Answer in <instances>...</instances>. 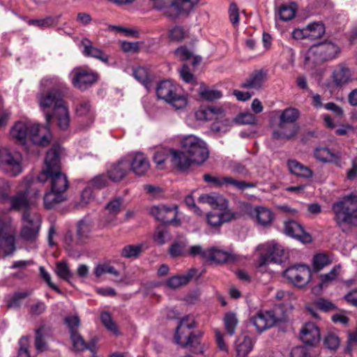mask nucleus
<instances>
[{
  "instance_id": "nucleus-11",
  "label": "nucleus",
  "mask_w": 357,
  "mask_h": 357,
  "mask_svg": "<svg viewBox=\"0 0 357 357\" xmlns=\"http://www.w3.org/2000/svg\"><path fill=\"white\" fill-rule=\"evenodd\" d=\"M340 52L337 45L326 41L312 45L307 52L306 59H312L314 62L329 61L335 59Z\"/></svg>"
},
{
  "instance_id": "nucleus-12",
  "label": "nucleus",
  "mask_w": 357,
  "mask_h": 357,
  "mask_svg": "<svg viewBox=\"0 0 357 357\" xmlns=\"http://www.w3.org/2000/svg\"><path fill=\"white\" fill-rule=\"evenodd\" d=\"M260 252L258 260L259 266H263L269 262L281 263L284 255L282 247L275 241L267 242L257 246Z\"/></svg>"
},
{
  "instance_id": "nucleus-52",
  "label": "nucleus",
  "mask_w": 357,
  "mask_h": 357,
  "mask_svg": "<svg viewBox=\"0 0 357 357\" xmlns=\"http://www.w3.org/2000/svg\"><path fill=\"white\" fill-rule=\"evenodd\" d=\"M56 274L62 280L70 282L73 278V273L70 272L67 264L65 261H59L56 264Z\"/></svg>"
},
{
  "instance_id": "nucleus-29",
  "label": "nucleus",
  "mask_w": 357,
  "mask_h": 357,
  "mask_svg": "<svg viewBox=\"0 0 357 357\" xmlns=\"http://www.w3.org/2000/svg\"><path fill=\"white\" fill-rule=\"evenodd\" d=\"M250 214L255 218L257 223L261 226L269 225L274 218L272 211L263 206H257L254 208L250 211Z\"/></svg>"
},
{
  "instance_id": "nucleus-3",
  "label": "nucleus",
  "mask_w": 357,
  "mask_h": 357,
  "mask_svg": "<svg viewBox=\"0 0 357 357\" xmlns=\"http://www.w3.org/2000/svg\"><path fill=\"white\" fill-rule=\"evenodd\" d=\"M334 220L340 227L344 225L357 226V195H346L332 204Z\"/></svg>"
},
{
  "instance_id": "nucleus-18",
  "label": "nucleus",
  "mask_w": 357,
  "mask_h": 357,
  "mask_svg": "<svg viewBox=\"0 0 357 357\" xmlns=\"http://www.w3.org/2000/svg\"><path fill=\"white\" fill-rule=\"evenodd\" d=\"M203 178L205 182L212 183L217 187L231 185L241 190H243L246 188H255L257 186L255 183L238 181L231 176L215 177L210 174H204Z\"/></svg>"
},
{
  "instance_id": "nucleus-15",
  "label": "nucleus",
  "mask_w": 357,
  "mask_h": 357,
  "mask_svg": "<svg viewBox=\"0 0 357 357\" xmlns=\"http://www.w3.org/2000/svg\"><path fill=\"white\" fill-rule=\"evenodd\" d=\"M50 126V124H48L47 121L45 125L36 122L32 123L30 132H29V139L33 145L45 147L51 143L53 135Z\"/></svg>"
},
{
  "instance_id": "nucleus-34",
  "label": "nucleus",
  "mask_w": 357,
  "mask_h": 357,
  "mask_svg": "<svg viewBox=\"0 0 357 357\" xmlns=\"http://www.w3.org/2000/svg\"><path fill=\"white\" fill-rule=\"evenodd\" d=\"M77 115L86 118V122L83 128L90 126L94 119V116L91 110L90 102L87 100L80 101L76 106L75 108Z\"/></svg>"
},
{
  "instance_id": "nucleus-51",
  "label": "nucleus",
  "mask_w": 357,
  "mask_h": 357,
  "mask_svg": "<svg viewBox=\"0 0 357 357\" xmlns=\"http://www.w3.org/2000/svg\"><path fill=\"white\" fill-rule=\"evenodd\" d=\"M142 251V245H126L121 251V256L123 258H137Z\"/></svg>"
},
{
  "instance_id": "nucleus-21",
  "label": "nucleus",
  "mask_w": 357,
  "mask_h": 357,
  "mask_svg": "<svg viewBox=\"0 0 357 357\" xmlns=\"http://www.w3.org/2000/svg\"><path fill=\"white\" fill-rule=\"evenodd\" d=\"M177 208V206L167 207L165 205H158L151 206L149 212L156 220L165 224H172L176 218Z\"/></svg>"
},
{
  "instance_id": "nucleus-47",
  "label": "nucleus",
  "mask_w": 357,
  "mask_h": 357,
  "mask_svg": "<svg viewBox=\"0 0 357 357\" xmlns=\"http://www.w3.org/2000/svg\"><path fill=\"white\" fill-rule=\"evenodd\" d=\"M225 329L227 334L233 335L238 325V320L234 312H227L223 318Z\"/></svg>"
},
{
  "instance_id": "nucleus-37",
  "label": "nucleus",
  "mask_w": 357,
  "mask_h": 357,
  "mask_svg": "<svg viewBox=\"0 0 357 357\" xmlns=\"http://www.w3.org/2000/svg\"><path fill=\"white\" fill-rule=\"evenodd\" d=\"M93 228V223L91 220H81L77 226V236L79 243H85L90 237Z\"/></svg>"
},
{
  "instance_id": "nucleus-26",
  "label": "nucleus",
  "mask_w": 357,
  "mask_h": 357,
  "mask_svg": "<svg viewBox=\"0 0 357 357\" xmlns=\"http://www.w3.org/2000/svg\"><path fill=\"white\" fill-rule=\"evenodd\" d=\"M198 202L208 204L213 208L218 210H225L228 207V200L217 193L202 194L199 197Z\"/></svg>"
},
{
  "instance_id": "nucleus-42",
  "label": "nucleus",
  "mask_w": 357,
  "mask_h": 357,
  "mask_svg": "<svg viewBox=\"0 0 357 357\" xmlns=\"http://www.w3.org/2000/svg\"><path fill=\"white\" fill-rule=\"evenodd\" d=\"M195 326L194 319L189 315L184 317L180 320L179 324L176 327L174 339L177 340V336L183 337L190 333L189 331Z\"/></svg>"
},
{
  "instance_id": "nucleus-57",
  "label": "nucleus",
  "mask_w": 357,
  "mask_h": 357,
  "mask_svg": "<svg viewBox=\"0 0 357 357\" xmlns=\"http://www.w3.org/2000/svg\"><path fill=\"white\" fill-rule=\"evenodd\" d=\"M340 266H335L333 269L328 273L321 275L320 276L321 287L327 286L330 282L335 280L337 276L339 275Z\"/></svg>"
},
{
  "instance_id": "nucleus-55",
  "label": "nucleus",
  "mask_w": 357,
  "mask_h": 357,
  "mask_svg": "<svg viewBox=\"0 0 357 357\" xmlns=\"http://www.w3.org/2000/svg\"><path fill=\"white\" fill-rule=\"evenodd\" d=\"M155 151L153 153V156H180L181 152L179 150L171 149L163 146L153 147Z\"/></svg>"
},
{
  "instance_id": "nucleus-22",
  "label": "nucleus",
  "mask_w": 357,
  "mask_h": 357,
  "mask_svg": "<svg viewBox=\"0 0 357 357\" xmlns=\"http://www.w3.org/2000/svg\"><path fill=\"white\" fill-rule=\"evenodd\" d=\"M284 231L287 235L303 243H307L312 241L310 234L305 232L303 227L294 220H289L284 222Z\"/></svg>"
},
{
  "instance_id": "nucleus-10",
  "label": "nucleus",
  "mask_w": 357,
  "mask_h": 357,
  "mask_svg": "<svg viewBox=\"0 0 357 357\" xmlns=\"http://www.w3.org/2000/svg\"><path fill=\"white\" fill-rule=\"evenodd\" d=\"M69 77L75 88L86 91L97 82L99 76L89 67L80 66L74 68L70 73Z\"/></svg>"
},
{
  "instance_id": "nucleus-27",
  "label": "nucleus",
  "mask_w": 357,
  "mask_h": 357,
  "mask_svg": "<svg viewBox=\"0 0 357 357\" xmlns=\"http://www.w3.org/2000/svg\"><path fill=\"white\" fill-rule=\"evenodd\" d=\"M238 257L232 253L225 252L222 250L211 248L208 249V261H214L218 264L226 262H234Z\"/></svg>"
},
{
  "instance_id": "nucleus-50",
  "label": "nucleus",
  "mask_w": 357,
  "mask_h": 357,
  "mask_svg": "<svg viewBox=\"0 0 357 357\" xmlns=\"http://www.w3.org/2000/svg\"><path fill=\"white\" fill-rule=\"evenodd\" d=\"M188 34V31L181 26L176 25L168 31V38L172 42H181Z\"/></svg>"
},
{
  "instance_id": "nucleus-36",
  "label": "nucleus",
  "mask_w": 357,
  "mask_h": 357,
  "mask_svg": "<svg viewBox=\"0 0 357 357\" xmlns=\"http://www.w3.org/2000/svg\"><path fill=\"white\" fill-rule=\"evenodd\" d=\"M196 273L194 268L190 269L186 275H177L169 278L166 283L172 289H176L187 284Z\"/></svg>"
},
{
  "instance_id": "nucleus-61",
  "label": "nucleus",
  "mask_w": 357,
  "mask_h": 357,
  "mask_svg": "<svg viewBox=\"0 0 357 357\" xmlns=\"http://www.w3.org/2000/svg\"><path fill=\"white\" fill-rule=\"evenodd\" d=\"M257 119L255 116L250 112L241 113L235 118V122L241 124H255Z\"/></svg>"
},
{
  "instance_id": "nucleus-62",
  "label": "nucleus",
  "mask_w": 357,
  "mask_h": 357,
  "mask_svg": "<svg viewBox=\"0 0 357 357\" xmlns=\"http://www.w3.org/2000/svg\"><path fill=\"white\" fill-rule=\"evenodd\" d=\"M105 273L112 274L115 276L119 275V272L114 267L111 266L99 265L95 268L94 274L98 278Z\"/></svg>"
},
{
  "instance_id": "nucleus-58",
  "label": "nucleus",
  "mask_w": 357,
  "mask_h": 357,
  "mask_svg": "<svg viewBox=\"0 0 357 357\" xmlns=\"http://www.w3.org/2000/svg\"><path fill=\"white\" fill-rule=\"evenodd\" d=\"M100 320L102 324L107 330L115 334L118 333V327L116 324L114 323V321L112 320V318L109 312H104L101 313Z\"/></svg>"
},
{
  "instance_id": "nucleus-49",
  "label": "nucleus",
  "mask_w": 357,
  "mask_h": 357,
  "mask_svg": "<svg viewBox=\"0 0 357 357\" xmlns=\"http://www.w3.org/2000/svg\"><path fill=\"white\" fill-rule=\"evenodd\" d=\"M133 75L135 78L141 82L147 90L151 87V81L146 68L139 67L134 70Z\"/></svg>"
},
{
  "instance_id": "nucleus-25",
  "label": "nucleus",
  "mask_w": 357,
  "mask_h": 357,
  "mask_svg": "<svg viewBox=\"0 0 357 357\" xmlns=\"http://www.w3.org/2000/svg\"><path fill=\"white\" fill-rule=\"evenodd\" d=\"M52 118L56 120L57 127L60 130H66L68 129L70 123V117L66 102H63L62 105H59L52 112Z\"/></svg>"
},
{
  "instance_id": "nucleus-24",
  "label": "nucleus",
  "mask_w": 357,
  "mask_h": 357,
  "mask_svg": "<svg viewBox=\"0 0 357 357\" xmlns=\"http://www.w3.org/2000/svg\"><path fill=\"white\" fill-rule=\"evenodd\" d=\"M301 339L305 344L315 346L320 341V331L314 323H306L301 331Z\"/></svg>"
},
{
  "instance_id": "nucleus-56",
  "label": "nucleus",
  "mask_w": 357,
  "mask_h": 357,
  "mask_svg": "<svg viewBox=\"0 0 357 357\" xmlns=\"http://www.w3.org/2000/svg\"><path fill=\"white\" fill-rule=\"evenodd\" d=\"M313 305L323 312H331L336 310V306L331 301L323 298H319L314 301Z\"/></svg>"
},
{
  "instance_id": "nucleus-64",
  "label": "nucleus",
  "mask_w": 357,
  "mask_h": 357,
  "mask_svg": "<svg viewBox=\"0 0 357 357\" xmlns=\"http://www.w3.org/2000/svg\"><path fill=\"white\" fill-rule=\"evenodd\" d=\"M324 344L331 350H335L340 345V339L334 333H328L324 339Z\"/></svg>"
},
{
  "instance_id": "nucleus-5",
  "label": "nucleus",
  "mask_w": 357,
  "mask_h": 357,
  "mask_svg": "<svg viewBox=\"0 0 357 357\" xmlns=\"http://www.w3.org/2000/svg\"><path fill=\"white\" fill-rule=\"evenodd\" d=\"M299 115V111L294 107H288L282 110L279 118L278 129L273 132V139H290L294 137L298 131L294 123Z\"/></svg>"
},
{
  "instance_id": "nucleus-46",
  "label": "nucleus",
  "mask_w": 357,
  "mask_h": 357,
  "mask_svg": "<svg viewBox=\"0 0 357 357\" xmlns=\"http://www.w3.org/2000/svg\"><path fill=\"white\" fill-rule=\"evenodd\" d=\"M3 169L10 176H15L22 172L20 162L15 158L7 159L3 165Z\"/></svg>"
},
{
  "instance_id": "nucleus-1",
  "label": "nucleus",
  "mask_w": 357,
  "mask_h": 357,
  "mask_svg": "<svg viewBox=\"0 0 357 357\" xmlns=\"http://www.w3.org/2000/svg\"><path fill=\"white\" fill-rule=\"evenodd\" d=\"M41 90L37 95V101L40 110L44 113L46 121L51 124L52 119L50 109H54L65 101L61 92L66 89L64 82L59 77H46L40 81Z\"/></svg>"
},
{
  "instance_id": "nucleus-44",
  "label": "nucleus",
  "mask_w": 357,
  "mask_h": 357,
  "mask_svg": "<svg viewBox=\"0 0 357 357\" xmlns=\"http://www.w3.org/2000/svg\"><path fill=\"white\" fill-rule=\"evenodd\" d=\"M296 13V5L294 3L282 5L278 11V15L282 21H289L293 19Z\"/></svg>"
},
{
  "instance_id": "nucleus-40",
  "label": "nucleus",
  "mask_w": 357,
  "mask_h": 357,
  "mask_svg": "<svg viewBox=\"0 0 357 357\" xmlns=\"http://www.w3.org/2000/svg\"><path fill=\"white\" fill-rule=\"evenodd\" d=\"M206 158L199 162L191 160V158H171L170 162L172 166L176 170L183 172L187 171L194 163H197L198 165L203 164Z\"/></svg>"
},
{
  "instance_id": "nucleus-6",
  "label": "nucleus",
  "mask_w": 357,
  "mask_h": 357,
  "mask_svg": "<svg viewBox=\"0 0 357 357\" xmlns=\"http://www.w3.org/2000/svg\"><path fill=\"white\" fill-rule=\"evenodd\" d=\"M38 183L34 181L32 175L26 176L21 182L20 186L24 188V191L18 192L16 195L9 198L10 202V211L27 210L29 207V201L27 196L37 197L40 194V190L36 186Z\"/></svg>"
},
{
  "instance_id": "nucleus-30",
  "label": "nucleus",
  "mask_w": 357,
  "mask_h": 357,
  "mask_svg": "<svg viewBox=\"0 0 357 357\" xmlns=\"http://www.w3.org/2000/svg\"><path fill=\"white\" fill-rule=\"evenodd\" d=\"M128 163L123 160L111 165L107 169L108 178L113 182L121 181L127 174Z\"/></svg>"
},
{
  "instance_id": "nucleus-60",
  "label": "nucleus",
  "mask_w": 357,
  "mask_h": 357,
  "mask_svg": "<svg viewBox=\"0 0 357 357\" xmlns=\"http://www.w3.org/2000/svg\"><path fill=\"white\" fill-rule=\"evenodd\" d=\"M19 349L16 357H30L29 351V341L28 337L23 336L19 340Z\"/></svg>"
},
{
  "instance_id": "nucleus-38",
  "label": "nucleus",
  "mask_w": 357,
  "mask_h": 357,
  "mask_svg": "<svg viewBox=\"0 0 357 357\" xmlns=\"http://www.w3.org/2000/svg\"><path fill=\"white\" fill-rule=\"evenodd\" d=\"M187 238L183 236L179 237L170 245L168 252L169 255L173 258L185 256L187 253Z\"/></svg>"
},
{
  "instance_id": "nucleus-19",
  "label": "nucleus",
  "mask_w": 357,
  "mask_h": 357,
  "mask_svg": "<svg viewBox=\"0 0 357 357\" xmlns=\"http://www.w3.org/2000/svg\"><path fill=\"white\" fill-rule=\"evenodd\" d=\"M325 33V27L323 23L315 22L309 24L303 29H296L292 32V36L296 40L308 38L316 40L321 38Z\"/></svg>"
},
{
  "instance_id": "nucleus-20",
  "label": "nucleus",
  "mask_w": 357,
  "mask_h": 357,
  "mask_svg": "<svg viewBox=\"0 0 357 357\" xmlns=\"http://www.w3.org/2000/svg\"><path fill=\"white\" fill-rule=\"evenodd\" d=\"M31 121H17L10 128V135L13 139L22 144L23 148L26 151L27 153H30L28 145L26 144V138H29V132H30Z\"/></svg>"
},
{
  "instance_id": "nucleus-7",
  "label": "nucleus",
  "mask_w": 357,
  "mask_h": 357,
  "mask_svg": "<svg viewBox=\"0 0 357 357\" xmlns=\"http://www.w3.org/2000/svg\"><path fill=\"white\" fill-rule=\"evenodd\" d=\"M153 7L167 17L175 20L182 13H189L199 0H152Z\"/></svg>"
},
{
  "instance_id": "nucleus-35",
  "label": "nucleus",
  "mask_w": 357,
  "mask_h": 357,
  "mask_svg": "<svg viewBox=\"0 0 357 357\" xmlns=\"http://www.w3.org/2000/svg\"><path fill=\"white\" fill-rule=\"evenodd\" d=\"M128 163L130 166V170L137 176L144 175L150 169V162L147 158H132Z\"/></svg>"
},
{
  "instance_id": "nucleus-45",
  "label": "nucleus",
  "mask_w": 357,
  "mask_h": 357,
  "mask_svg": "<svg viewBox=\"0 0 357 357\" xmlns=\"http://www.w3.org/2000/svg\"><path fill=\"white\" fill-rule=\"evenodd\" d=\"M198 93L202 98L208 101L216 100L222 97L220 91L210 89L203 84H201L198 89Z\"/></svg>"
},
{
  "instance_id": "nucleus-39",
  "label": "nucleus",
  "mask_w": 357,
  "mask_h": 357,
  "mask_svg": "<svg viewBox=\"0 0 357 357\" xmlns=\"http://www.w3.org/2000/svg\"><path fill=\"white\" fill-rule=\"evenodd\" d=\"M70 338L73 342V345L75 349L77 351H82L86 349H89L91 351H93L95 349L96 341L93 340L89 343H86L78 332L70 334Z\"/></svg>"
},
{
  "instance_id": "nucleus-43",
  "label": "nucleus",
  "mask_w": 357,
  "mask_h": 357,
  "mask_svg": "<svg viewBox=\"0 0 357 357\" xmlns=\"http://www.w3.org/2000/svg\"><path fill=\"white\" fill-rule=\"evenodd\" d=\"M66 197L63 194L54 192L52 189L44 195V206L47 209L53 208L56 204L63 202Z\"/></svg>"
},
{
  "instance_id": "nucleus-13",
  "label": "nucleus",
  "mask_w": 357,
  "mask_h": 357,
  "mask_svg": "<svg viewBox=\"0 0 357 357\" xmlns=\"http://www.w3.org/2000/svg\"><path fill=\"white\" fill-rule=\"evenodd\" d=\"M181 147L192 156H208L209 151L206 144L201 138L193 135H183L178 137Z\"/></svg>"
},
{
  "instance_id": "nucleus-32",
  "label": "nucleus",
  "mask_w": 357,
  "mask_h": 357,
  "mask_svg": "<svg viewBox=\"0 0 357 357\" xmlns=\"http://www.w3.org/2000/svg\"><path fill=\"white\" fill-rule=\"evenodd\" d=\"M82 45L84 47V55L98 59L105 63H108L109 56L101 50L93 46L90 40L84 39L82 40Z\"/></svg>"
},
{
  "instance_id": "nucleus-8",
  "label": "nucleus",
  "mask_w": 357,
  "mask_h": 357,
  "mask_svg": "<svg viewBox=\"0 0 357 357\" xmlns=\"http://www.w3.org/2000/svg\"><path fill=\"white\" fill-rule=\"evenodd\" d=\"M196 117L200 121H213V130L218 132H226L231 125V121L225 118L224 111L220 107H206L196 112Z\"/></svg>"
},
{
  "instance_id": "nucleus-14",
  "label": "nucleus",
  "mask_w": 357,
  "mask_h": 357,
  "mask_svg": "<svg viewBox=\"0 0 357 357\" xmlns=\"http://www.w3.org/2000/svg\"><path fill=\"white\" fill-rule=\"evenodd\" d=\"M24 224L20 231V237L26 241H34L38 237L40 227L41 218L37 213L24 211Z\"/></svg>"
},
{
  "instance_id": "nucleus-17",
  "label": "nucleus",
  "mask_w": 357,
  "mask_h": 357,
  "mask_svg": "<svg viewBox=\"0 0 357 357\" xmlns=\"http://www.w3.org/2000/svg\"><path fill=\"white\" fill-rule=\"evenodd\" d=\"M250 321L257 331L261 333L282 321V318L278 316L275 310H261L250 318Z\"/></svg>"
},
{
  "instance_id": "nucleus-23",
  "label": "nucleus",
  "mask_w": 357,
  "mask_h": 357,
  "mask_svg": "<svg viewBox=\"0 0 357 357\" xmlns=\"http://www.w3.org/2000/svg\"><path fill=\"white\" fill-rule=\"evenodd\" d=\"M200 333L196 335L190 332L183 337L177 336V340L175 341L182 347H188L192 353L199 354H203L204 351V346L200 343Z\"/></svg>"
},
{
  "instance_id": "nucleus-41",
  "label": "nucleus",
  "mask_w": 357,
  "mask_h": 357,
  "mask_svg": "<svg viewBox=\"0 0 357 357\" xmlns=\"http://www.w3.org/2000/svg\"><path fill=\"white\" fill-rule=\"evenodd\" d=\"M287 165L290 172L293 174L305 178L312 176V172L307 167L295 160H289Z\"/></svg>"
},
{
  "instance_id": "nucleus-53",
  "label": "nucleus",
  "mask_w": 357,
  "mask_h": 357,
  "mask_svg": "<svg viewBox=\"0 0 357 357\" xmlns=\"http://www.w3.org/2000/svg\"><path fill=\"white\" fill-rule=\"evenodd\" d=\"M169 238L170 234L165 227L158 226L156 227L153 234L154 242L161 245L165 244Z\"/></svg>"
},
{
  "instance_id": "nucleus-59",
  "label": "nucleus",
  "mask_w": 357,
  "mask_h": 357,
  "mask_svg": "<svg viewBox=\"0 0 357 357\" xmlns=\"http://www.w3.org/2000/svg\"><path fill=\"white\" fill-rule=\"evenodd\" d=\"M329 264L330 260L326 254H317L313 258V268L316 271H320Z\"/></svg>"
},
{
  "instance_id": "nucleus-28",
  "label": "nucleus",
  "mask_w": 357,
  "mask_h": 357,
  "mask_svg": "<svg viewBox=\"0 0 357 357\" xmlns=\"http://www.w3.org/2000/svg\"><path fill=\"white\" fill-rule=\"evenodd\" d=\"M123 206V199L120 197L115 198L111 200L105 206V210L109 213V218H105L104 220V226L105 227H111L114 226V222L116 220V215L121 211Z\"/></svg>"
},
{
  "instance_id": "nucleus-63",
  "label": "nucleus",
  "mask_w": 357,
  "mask_h": 357,
  "mask_svg": "<svg viewBox=\"0 0 357 357\" xmlns=\"http://www.w3.org/2000/svg\"><path fill=\"white\" fill-rule=\"evenodd\" d=\"M46 327L42 326L36 331L35 346L38 351H43L45 347V342L43 340V332Z\"/></svg>"
},
{
  "instance_id": "nucleus-4",
  "label": "nucleus",
  "mask_w": 357,
  "mask_h": 357,
  "mask_svg": "<svg viewBox=\"0 0 357 357\" xmlns=\"http://www.w3.org/2000/svg\"><path fill=\"white\" fill-rule=\"evenodd\" d=\"M157 97L176 109H184L188 105L187 96L176 84L166 79L159 82L155 88Z\"/></svg>"
},
{
  "instance_id": "nucleus-33",
  "label": "nucleus",
  "mask_w": 357,
  "mask_h": 357,
  "mask_svg": "<svg viewBox=\"0 0 357 357\" xmlns=\"http://www.w3.org/2000/svg\"><path fill=\"white\" fill-rule=\"evenodd\" d=\"M332 77L335 84L341 86L347 84L351 79V73L347 66L339 64L333 70Z\"/></svg>"
},
{
  "instance_id": "nucleus-2",
  "label": "nucleus",
  "mask_w": 357,
  "mask_h": 357,
  "mask_svg": "<svg viewBox=\"0 0 357 357\" xmlns=\"http://www.w3.org/2000/svg\"><path fill=\"white\" fill-rule=\"evenodd\" d=\"M60 158H45L44 165L40 173L34 179L40 190L42 184L50 181L51 189L56 192L64 194L69 188L66 175L61 172Z\"/></svg>"
},
{
  "instance_id": "nucleus-9",
  "label": "nucleus",
  "mask_w": 357,
  "mask_h": 357,
  "mask_svg": "<svg viewBox=\"0 0 357 357\" xmlns=\"http://www.w3.org/2000/svg\"><path fill=\"white\" fill-rule=\"evenodd\" d=\"M16 229L10 218L0 215V257H6L15 250Z\"/></svg>"
},
{
  "instance_id": "nucleus-54",
  "label": "nucleus",
  "mask_w": 357,
  "mask_h": 357,
  "mask_svg": "<svg viewBox=\"0 0 357 357\" xmlns=\"http://www.w3.org/2000/svg\"><path fill=\"white\" fill-rule=\"evenodd\" d=\"M92 198V190L90 186H87L82 191L79 201L75 202V207L77 208L86 207Z\"/></svg>"
},
{
  "instance_id": "nucleus-16",
  "label": "nucleus",
  "mask_w": 357,
  "mask_h": 357,
  "mask_svg": "<svg viewBox=\"0 0 357 357\" xmlns=\"http://www.w3.org/2000/svg\"><path fill=\"white\" fill-rule=\"evenodd\" d=\"M283 275L294 286L301 288L309 282L311 278V271L305 265L293 266L287 268Z\"/></svg>"
},
{
  "instance_id": "nucleus-31",
  "label": "nucleus",
  "mask_w": 357,
  "mask_h": 357,
  "mask_svg": "<svg viewBox=\"0 0 357 357\" xmlns=\"http://www.w3.org/2000/svg\"><path fill=\"white\" fill-rule=\"evenodd\" d=\"M267 79V74L264 70H258L252 74L242 84L243 87L252 89H259Z\"/></svg>"
},
{
  "instance_id": "nucleus-48",
  "label": "nucleus",
  "mask_w": 357,
  "mask_h": 357,
  "mask_svg": "<svg viewBox=\"0 0 357 357\" xmlns=\"http://www.w3.org/2000/svg\"><path fill=\"white\" fill-rule=\"evenodd\" d=\"M253 349V342L249 336H245L243 340L236 344V351L239 357L246 356Z\"/></svg>"
}]
</instances>
